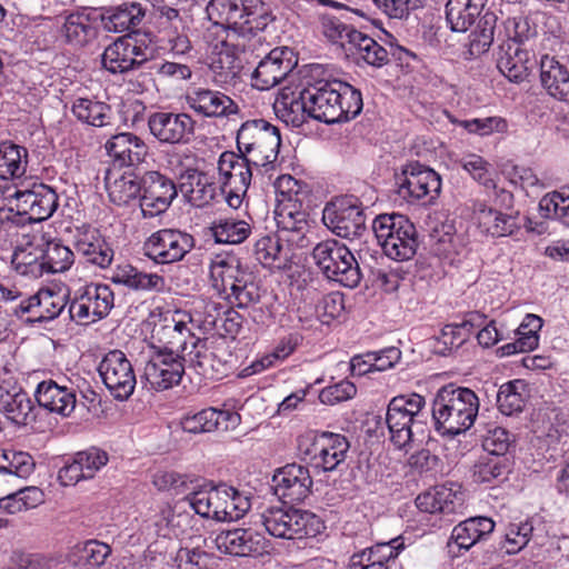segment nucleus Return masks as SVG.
Returning <instances> with one entry per match:
<instances>
[{"label":"nucleus","mask_w":569,"mask_h":569,"mask_svg":"<svg viewBox=\"0 0 569 569\" xmlns=\"http://www.w3.org/2000/svg\"><path fill=\"white\" fill-rule=\"evenodd\" d=\"M277 106L291 113L301 111L325 123H337L357 117L363 103L359 90L340 80H331L307 87L298 96L282 93Z\"/></svg>","instance_id":"1"},{"label":"nucleus","mask_w":569,"mask_h":569,"mask_svg":"<svg viewBox=\"0 0 569 569\" xmlns=\"http://www.w3.org/2000/svg\"><path fill=\"white\" fill-rule=\"evenodd\" d=\"M480 400L467 387L448 383L433 397L431 415L435 428L443 436H458L469 430L478 417Z\"/></svg>","instance_id":"2"},{"label":"nucleus","mask_w":569,"mask_h":569,"mask_svg":"<svg viewBox=\"0 0 569 569\" xmlns=\"http://www.w3.org/2000/svg\"><path fill=\"white\" fill-rule=\"evenodd\" d=\"M182 502L199 516L217 521H236L251 508L250 497L227 483L190 492Z\"/></svg>","instance_id":"3"},{"label":"nucleus","mask_w":569,"mask_h":569,"mask_svg":"<svg viewBox=\"0 0 569 569\" xmlns=\"http://www.w3.org/2000/svg\"><path fill=\"white\" fill-rule=\"evenodd\" d=\"M426 400L418 393L393 397L387 407L386 423L390 441L399 449H406L416 433H423L427 415Z\"/></svg>","instance_id":"4"},{"label":"nucleus","mask_w":569,"mask_h":569,"mask_svg":"<svg viewBox=\"0 0 569 569\" xmlns=\"http://www.w3.org/2000/svg\"><path fill=\"white\" fill-rule=\"evenodd\" d=\"M212 287L233 299L239 308H247L260 299V288L252 272L243 269L233 257H218L210 266Z\"/></svg>","instance_id":"5"},{"label":"nucleus","mask_w":569,"mask_h":569,"mask_svg":"<svg viewBox=\"0 0 569 569\" xmlns=\"http://www.w3.org/2000/svg\"><path fill=\"white\" fill-rule=\"evenodd\" d=\"M280 146L281 137L278 127L264 119L248 120L237 132L238 151L256 168L272 169Z\"/></svg>","instance_id":"6"},{"label":"nucleus","mask_w":569,"mask_h":569,"mask_svg":"<svg viewBox=\"0 0 569 569\" xmlns=\"http://www.w3.org/2000/svg\"><path fill=\"white\" fill-rule=\"evenodd\" d=\"M286 505L271 506L261 512V523L270 536L280 539H302L316 537L326 528L325 522L316 513Z\"/></svg>","instance_id":"7"},{"label":"nucleus","mask_w":569,"mask_h":569,"mask_svg":"<svg viewBox=\"0 0 569 569\" xmlns=\"http://www.w3.org/2000/svg\"><path fill=\"white\" fill-rule=\"evenodd\" d=\"M372 230L383 253L396 261H408L416 254L418 233L415 224L402 214H380Z\"/></svg>","instance_id":"8"},{"label":"nucleus","mask_w":569,"mask_h":569,"mask_svg":"<svg viewBox=\"0 0 569 569\" xmlns=\"http://www.w3.org/2000/svg\"><path fill=\"white\" fill-rule=\"evenodd\" d=\"M9 209L0 211V220L24 218L30 222H40L49 219L57 210L58 194L53 188L41 182L32 183L31 188L17 189L8 196Z\"/></svg>","instance_id":"9"},{"label":"nucleus","mask_w":569,"mask_h":569,"mask_svg":"<svg viewBox=\"0 0 569 569\" xmlns=\"http://www.w3.org/2000/svg\"><path fill=\"white\" fill-rule=\"evenodd\" d=\"M313 260L322 274L347 288L361 280L359 264L350 249L336 239L319 242L312 250Z\"/></svg>","instance_id":"10"},{"label":"nucleus","mask_w":569,"mask_h":569,"mask_svg":"<svg viewBox=\"0 0 569 569\" xmlns=\"http://www.w3.org/2000/svg\"><path fill=\"white\" fill-rule=\"evenodd\" d=\"M256 168L243 154L224 151L219 157L220 190L230 208H240Z\"/></svg>","instance_id":"11"},{"label":"nucleus","mask_w":569,"mask_h":569,"mask_svg":"<svg viewBox=\"0 0 569 569\" xmlns=\"http://www.w3.org/2000/svg\"><path fill=\"white\" fill-rule=\"evenodd\" d=\"M397 193L408 202L426 200L431 203L441 191L440 176L417 161L407 163L396 176Z\"/></svg>","instance_id":"12"},{"label":"nucleus","mask_w":569,"mask_h":569,"mask_svg":"<svg viewBox=\"0 0 569 569\" xmlns=\"http://www.w3.org/2000/svg\"><path fill=\"white\" fill-rule=\"evenodd\" d=\"M323 223L338 237L355 239L366 230V214L361 202L353 196L338 198L326 204Z\"/></svg>","instance_id":"13"},{"label":"nucleus","mask_w":569,"mask_h":569,"mask_svg":"<svg viewBox=\"0 0 569 569\" xmlns=\"http://www.w3.org/2000/svg\"><path fill=\"white\" fill-rule=\"evenodd\" d=\"M113 306L114 295L109 286L89 283L77 290L69 313L74 321L89 325L106 318Z\"/></svg>","instance_id":"14"},{"label":"nucleus","mask_w":569,"mask_h":569,"mask_svg":"<svg viewBox=\"0 0 569 569\" xmlns=\"http://www.w3.org/2000/svg\"><path fill=\"white\" fill-rule=\"evenodd\" d=\"M98 372L116 400H127L133 393L137 378L133 366L123 351L114 349L107 352L98 366Z\"/></svg>","instance_id":"15"},{"label":"nucleus","mask_w":569,"mask_h":569,"mask_svg":"<svg viewBox=\"0 0 569 569\" xmlns=\"http://www.w3.org/2000/svg\"><path fill=\"white\" fill-rule=\"evenodd\" d=\"M299 447L316 469L328 472L345 461L350 446L342 435L322 432L301 441Z\"/></svg>","instance_id":"16"},{"label":"nucleus","mask_w":569,"mask_h":569,"mask_svg":"<svg viewBox=\"0 0 569 569\" xmlns=\"http://www.w3.org/2000/svg\"><path fill=\"white\" fill-rule=\"evenodd\" d=\"M194 247V238L178 229H161L144 242V256L160 264L181 261Z\"/></svg>","instance_id":"17"},{"label":"nucleus","mask_w":569,"mask_h":569,"mask_svg":"<svg viewBox=\"0 0 569 569\" xmlns=\"http://www.w3.org/2000/svg\"><path fill=\"white\" fill-rule=\"evenodd\" d=\"M148 128L160 144H188L194 137L196 121L184 112L157 111L149 116Z\"/></svg>","instance_id":"18"},{"label":"nucleus","mask_w":569,"mask_h":569,"mask_svg":"<svg viewBox=\"0 0 569 569\" xmlns=\"http://www.w3.org/2000/svg\"><path fill=\"white\" fill-rule=\"evenodd\" d=\"M179 184L158 171H148L142 177V193L139 198L144 218L163 213L177 197Z\"/></svg>","instance_id":"19"},{"label":"nucleus","mask_w":569,"mask_h":569,"mask_svg":"<svg viewBox=\"0 0 569 569\" xmlns=\"http://www.w3.org/2000/svg\"><path fill=\"white\" fill-rule=\"evenodd\" d=\"M186 355L154 350L144 366L142 378L152 389L167 390L179 385L184 373Z\"/></svg>","instance_id":"20"},{"label":"nucleus","mask_w":569,"mask_h":569,"mask_svg":"<svg viewBox=\"0 0 569 569\" xmlns=\"http://www.w3.org/2000/svg\"><path fill=\"white\" fill-rule=\"evenodd\" d=\"M312 478L305 466L290 463L278 469L272 477L274 495L283 503L303 501L311 492Z\"/></svg>","instance_id":"21"},{"label":"nucleus","mask_w":569,"mask_h":569,"mask_svg":"<svg viewBox=\"0 0 569 569\" xmlns=\"http://www.w3.org/2000/svg\"><path fill=\"white\" fill-rule=\"evenodd\" d=\"M297 59L288 47L272 49L257 66L252 73V86L259 90H269L295 69Z\"/></svg>","instance_id":"22"},{"label":"nucleus","mask_w":569,"mask_h":569,"mask_svg":"<svg viewBox=\"0 0 569 569\" xmlns=\"http://www.w3.org/2000/svg\"><path fill=\"white\" fill-rule=\"evenodd\" d=\"M496 61L498 70L515 83L526 81L537 66L533 49L516 42H501Z\"/></svg>","instance_id":"23"},{"label":"nucleus","mask_w":569,"mask_h":569,"mask_svg":"<svg viewBox=\"0 0 569 569\" xmlns=\"http://www.w3.org/2000/svg\"><path fill=\"white\" fill-rule=\"evenodd\" d=\"M0 412L8 421L24 427L36 421V406L30 396L17 383L0 385Z\"/></svg>","instance_id":"24"},{"label":"nucleus","mask_w":569,"mask_h":569,"mask_svg":"<svg viewBox=\"0 0 569 569\" xmlns=\"http://www.w3.org/2000/svg\"><path fill=\"white\" fill-rule=\"evenodd\" d=\"M218 351L207 339L198 338L192 340V348L186 353V362L204 379L219 380L227 376L230 367Z\"/></svg>","instance_id":"25"},{"label":"nucleus","mask_w":569,"mask_h":569,"mask_svg":"<svg viewBox=\"0 0 569 569\" xmlns=\"http://www.w3.org/2000/svg\"><path fill=\"white\" fill-rule=\"evenodd\" d=\"M104 148L113 166L119 168L136 167L142 163L149 153L146 142L131 132L113 134Z\"/></svg>","instance_id":"26"},{"label":"nucleus","mask_w":569,"mask_h":569,"mask_svg":"<svg viewBox=\"0 0 569 569\" xmlns=\"http://www.w3.org/2000/svg\"><path fill=\"white\" fill-rule=\"evenodd\" d=\"M146 61L137 42L130 37H121L109 44L101 57L103 69L111 73H124Z\"/></svg>","instance_id":"27"},{"label":"nucleus","mask_w":569,"mask_h":569,"mask_svg":"<svg viewBox=\"0 0 569 569\" xmlns=\"http://www.w3.org/2000/svg\"><path fill=\"white\" fill-rule=\"evenodd\" d=\"M305 201H293L276 206L274 220L279 232L286 233L287 241L298 247L306 246V233L309 230L308 212Z\"/></svg>","instance_id":"28"},{"label":"nucleus","mask_w":569,"mask_h":569,"mask_svg":"<svg viewBox=\"0 0 569 569\" xmlns=\"http://www.w3.org/2000/svg\"><path fill=\"white\" fill-rule=\"evenodd\" d=\"M214 543L219 551L239 557L261 555L266 549L264 537L246 528L223 530L217 535Z\"/></svg>","instance_id":"29"},{"label":"nucleus","mask_w":569,"mask_h":569,"mask_svg":"<svg viewBox=\"0 0 569 569\" xmlns=\"http://www.w3.org/2000/svg\"><path fill=\"white\" fill-rule=\"evenodd\" d=\"M63 308V298L49 289H41L18 306L10 307L11 311L18 316L28 313L27 321L30 322L52 320L61 313Z\"/></svg>","instance_id":"30"},{"label":"nucleus","mask_w":569,"mask_h":569,"mask_svg":"<svg viewBox=\"0 0 569 569\" xmlns=\"http://www.w3.org/2000/svg\"><path fill=\"white\" fill-rule=\"evenodd\" d=\"M179 191L192 206L202 208L212 202L217 194L213 178L198 169L186 168L179 174Z\"/></svg>","instance_id":"31"},{"label":"nucleus","mask_w":569,"mask_h":569,"mask_svg":"<svg viewBox=\"0 0 569 569\" xmlns=\"http://www.w3.org/2000/svg\"><path fill=\"white\" fill-rule=\"evenodd\" d=\"M186 99L189 108L202 117L219 118L238 112L237 103L217 90L197 88L190 91Z\"/></svg>","instance_id":"32"},{"label":"nucleus","mask_w":569,"mask_h":569,"mask_svg":"<svg viewBox=\"0 0 569 569\" xmlns=\"http://www.w3.org/2000/svg\"><path fill=\"white\" fill-rule=\"evenodd\" d=\"M34 397L40 407L62 417H69L77 403L76 389L52 379L41 381Z\"/></svg>","instance_id":"33"},{"label":"nucleus","mask_w":569,"mask_h":569,"mask_svg":"<svg viewBox=\"0 0 569 569\" xmlns=\"http://www.w3.org/2000/svg\"><path fill=\"white\" fill-rule=\"evenodd\" d=\"M405 548L402 537L388 542H378L369 548L356 552L350 558V569H389L400 550Z\"/></svg>","instance_id":"34"},{"label":"nucleus","mask_w":569,"mask_h":569,"mask_svg":"<svg viewBox=\"0 0 569 569\" xmlns=\"http://www.w3.org/2000/svg\"><path fill=\"white\" fill-rule=\"evenodd\" d=\"M159 342L162 347L157 348L159 351L186 355L192 348V340H197L191 329L183 319L164 320V323L154 329Z\"/></svg>","instance_id":"35"},{"label":"nucleus","mask_w":569,"mask_h":569,"mask_svg":"<svg viewBox=\"0 0 569 569\" xmlns=\"http://www.w3.org/2000/svg\"><path fill=\"white\" fill-rule=\"evenodd\" d=\"M540 83L550 97L569 101V71L555 57L548 54L541 57Z\"/></svg>","instance_id":"36"},{"label":"nucleus","mask_w":569,"mask_h":569,"mask_svg":"<svg viewBox=\"0 0 569 569\" xmlns=\"http://www.w3.org/2000/svg\"><path fill=\"white\" fill-rule=\"evenodd\" d=\"M68 44L74 48H84L91 44L98 37L97 20L84 11L68 14L61 29Z\"/></svg>","instance_id":"37"},{"label":"nucleus","mask_w":569,"mask_h":569,"mask_svg":"<svg viewBox=\"0 0 569 569\" xmlns=\"http://www.w3.org/2000/svg\"><path fill=\"white\" fill-rule=\"evenodd\" d=\"M110 280L134 291L161 292L166 287L162 276L142 272L129 263L117 266L111 272Z\"/></svg>","instance_id":"38"},{"label":"nucleus","mask_w":569,"mask_h":569,"mask_svg":"<svg viewBox=\"0 0 569 569\" xmlns=\"http://www.w3.org/2000/svg\"><path fill=\"white\" fill-rule=\"evenodd\" d=\"M239 419L237 413L227 410H217L214 408L202 409L201 411L187 415L181 419V428L189 433L212 432L216 430H227L228 422H236Z\"/></svg>","instance_id":"39"},{"label":"nucleus","mask_w":569,"mask_h":569,"mask_svg":"<svg viewBox=\"0 0 569 569\" xmlns=\"http://www.w3.org/2000/svg\"><path fill=\"white\" fill-rule=\"evenodd\" d=\"M146 16V10L138 2H126L104 9L101 14L103 28L109 32H124L138 27Z\"/></svg>","instance_id":"40"},{"label":"nucleus","mask_w":569,"mask_h":569,"mask_svg":"<svg viewBox=\"0 0 569 569\" xmlns=\"http://www.w3.org/2000/svg\"><path fill=\"white\" fill-rule=\"evenodd\" d=\"M77 251L87 262L99 268H107L113 259V250L96 229L80 232L76 241Z\"/></svg>","instance_id":"41"},{"label":"nucleus","mask_w":569,"mask_h":569,"mask_svg":"<svg viewBox=\"0 0 569 569\" xmlns=\"http://www.w3.org/2000/svg\"><path fill=\"white\" fill-rule=\"evenodd\" d=\"M493 529L495 522L488 517L466 519L453 528L448 546L451 547V543H455L459 549L469 550Z\"/></svg>","instance_id":"42"},{"label":"nucleus","mask_w":569,"mask_h":569,"mask_svg":"<svg viewBox=\"0 0 569 569\" xmlns=\"http://www.w3.org/2000/svg\"><path fill=\"white\" fill-rule=\"evenodd\" d=\"M488 0H448L446 19L453 32H466L482 12Z\"/></svg>","instance_id":"43"},{"label":"nucleus","mask_w":569,"mask_h":569,"mask_svg":"<svg viewBox=\"0 0 569 569\" xmlns=\"http://www.w3.org/2000/svg\"><path fill=\"white\" fill-rule=\"evenodd\" d=\"M254 256L264 268L284 270L290 267V251L282 246L280 237L276 234L257 240Z\"/></svg>","instance_id":"44"},{"label":"nucleus","mask_w":569,"mask_h":569,"mask_svg":"<svg viewBox=\"0 0 569 569\" xmlns=\"http://www.w3.org/2000/svg\"><path fill=\"white\" fill-rule=\"evenodd\" d=\"M349 50L358 62L362 61L375 68H381L389 62L387 49L360 31L351 32Z\"/></svg>","instance_id":"45"},{"label":"nucleus","mask_w":569,"mask_h":569,"mask_svg":"<svg viewBox=\"0 0 569 569\" xmlns=\"http://www.w3.org/2000/svg\"><path fill=\"white\" fill-rule=\"evenodd\" d=\"M478 222L482 230L492 237H507L521 228L519 213H503L481 206L478 210Z\"/></svg>","instance_id":"46"},{"label":"nucleus","mask_w":569,"mask_h":569,"mask_svg":"<svg viewBox=\"0 0 569 569\" xmlns=\"http://www.w3.org/2000/svg\"><path fill=\"white\" fill-rule=\"evenodd\" d=\"M529 397L528 386L521 379L505 382L496 395L498 410L505 416L520 413Z\"/></svg>","instance_id":"47"},{"label":"nucleus","mask_w":569,"mask_h":569,"mask_svg":"<svg viewBox=\"0 0 569 569\" xmlns=\"http://www.w3.org/2000/svg\"><path fill=\"white\" fill-rule=\"evenodd\" d=\"M242 6L241 0H210L206 11L214 24L226 26L242 33Z\"/></svg>","instance_id":"48"},{"label":"nucleus","mask_w":569,"mask_h":569,"mask_svg":"<svg viewBox=\"0 0 569 569\" xmlns=\"http://www.w3.org/2000/svg\"><path fill=\"white\" fill-rule=\"evenodd\" d=\"M457 493L445 486L418 495L416 506L422 512L450 515L457 508Z\"/></svg>","instance_id":"49"},{"label":"nucleus","mask_w":569,"mask_h":569,"mask_svg":"<svg viewBox=\"0 0 569 569\" xmlns=\"http://www.w3.org/2000/svg\"><path fill=\"white\" fill-rule=\"evenodd\" d=\"M210 231L218 243L238 244L250 236L251 227L244 220L219 218L212 221Z\"/></svg>","instance_id":"50"},{"label":"nucleus","mask_w":569,"mask_h":569,"mask_svg":"<svg viewBox=\"0 0 569 569\" xmlns=\"http://www.w3.org/2000/svg\"><path fill=\"white\" fill-rule=\"evenodd\" d=\"M27 150L20 146L0 143V179H18L22 177L27 168Z\"/></svg>","instance_id":"51"},{"label":"nucleus","mask_w":569,"mask_h":569,"mask_svg":"<svg viewBox=\"0 0 569 569\" xmlns=\"http://www.w3.org/2000/svg\"><path fill=\"white\" fill-rule=\"evenodd\" d=\"M71 111L81 122L103 127L109 124L111 108L109 104L88 98H78L73 101Z\"/></svg>","instance_id":"52"},{"label":"nucleus","mask_w":569,"mask_h":569,"mask_svg":"<svg viewBox=\"0 0 569 569\" xmlns=\"http://www.w3.org/2000/svg\"><path fill=\"white\" fill-rule=\"evenodd\" d=\"M485 321V313L479 311L468 312L460 323L446 325L441 330V339L445 345L459 347L469 338L470 333L482 326Z\"/></svg>","instance_id":"53"},{"label":"nucleus","mask_w":569,"mask_h":569,"mask_svg":"<svg viewBox=\"0 0 569 569\" xmlns=\"http://www.w3.org/2000/svg\"><path fill=\"white\" fill-rule=\"evenodd\" d=\"M497 21L498 17L492 11H487L480 18L476 30L469 36V52L471 56H480L489 50L493 42Z\"/></svg>","instance_id":"54"},{"label":"nucleus","mask_w":569,"mask_h":569,"mask_svg":"<svg viewBox=\"0 0 569 569\" xmlns=\"http://www.w3.org/2000/svg\"><path fill=\"white\" fill-rule=\"evenodd\" d=\"M43 271L58 273L68 270L73 263V252L60 241H48L41 250Z\"/></svg>","instance_id":"55"},{"label":"nucleus","mask_w":569,"mask_h":569,"mask_svg":"<svg viewBox=\"0 0 569 569\" xmlns=\"http://www.w3.org/2000/svg\"><path fill=\"white\" fill-rule=\"evenodd\" d=\"M505 40L516 42L521 47H529L538 36L537 26L528 17L518 16L503 21Z\"/></svg>","instance_id":"56"},{"label":"nucleus","mask_w":569,"mask_h":569,"mask_svg":"<svg viewBox=\"0 0 569 569\" xmlns=\"http://www.w3.org/2000/svg\"><path fill=\"white\" fill-rule=\"evenodd\" d=\"M106 187L110 200L117 206H126L142 193V180L133 176H121L113 181L107 180Z\"/></svg>","instance_id":"57"},{"label":"nucleus","mask_w":569,"mask_h":569,"mask_svg":"<svg viewBox=\"0 0 569 569\" xmlns=\"http://www.w3.org/2000/svg\"><path fill=\"white\" fill-rule=\"evenodd\" d=\"M242 8V34L247 32L262 31L272 20L269 7L262 0H241Z\"/></svg>","instance_id":"58"},{"label":"nucleus","mask_w":569,"mask_h":569,"mask_svg":"<svg viewBox=\"0 0 569 569\" xmlns=\"http://www.w3.org/2000/svg\"><path fill=\"white\" fill-rule=\"evenodd\" d=\"M277 204L305 201L309 196L307 183L297 180L290 174L280 176L274 182Z\"/></svg>","instance_id":"59"},{"label":"nucleus","mask_w":569,"mask_h":569,"mask_svg":"<svg viewBox=\"0 0 569 569\" xmlns=\"http://www.w3.org/2000/svg\"><path fill=\"white\" fill-rule=\"evenodd\" d=\"M507 459L505 457L491 456L480 458L475 465L473 478L477 482H491L503 478L508 472Z\"/></svg>","instance_id":"60"},{"label":"nucleus","mask_w":569,"mask_h":569,"mask_svg":"<svg viewBox=\"0 0 569 569\" xmlns=\"http://www.w3.org/2000/svg\"><path fill=\"white\" fill-rule=\"evenodd\" d=\"M533 527L529 521L510 523L507 527L501 549L508 555H515L522 550L530 541Z\"/></svg>","instance_id":"61"},{"label":"nucleus","mask_w":569,"mask_h":569,"mask_svg":"<svg viewBox=\"0 0 569 569\" xmlns=\"http://www.w3.org/2000/svg\"><path fill=\"white\" fill-rule=\"evenodd\" d=\"M1 473L20 479L29 477L36 466L33 458L28 452L13 449H7Z\"/></svg>","instance_id":"62"},{"label":"nucleus","mask_w":569,"mask_h":569,"mask_svg":"<svg viewBox=\"0 0 569 569\" xmlns=\"http://www.w3.org/2000/svg\"><path fill=\"white\" fill-rule=\"evenodd\" d=\"M377 9L390 19L406 20L423 7L426 0H372Z\"/></svg>","instance_id":"63"},{"label":"nucleus","mask_w":569,"mask_h":569,"mask_svg":"<svg viewBox=\"0 0 569 569\" xmlns=\"http://www.w3.org/2000/svg\"><path fill=\"white\" fill-rule=\"evenodd\" d=\"M110 547L103 542L91 540L79 550L78 563L84 569H97L110 555Z\"/></svg>","instance_id":"64"}]
</instances>
